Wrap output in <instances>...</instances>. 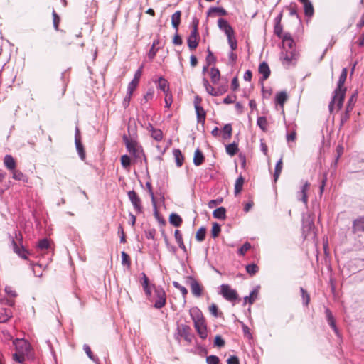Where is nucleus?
I'll list each match as a JSON object with an SVG mask.
<instances>
[{
	"label": "nucleus",
	"instance_id": "4468645a",
	"mask_svg": "<svg viewBox=\"0 0 364 364\" xmlns=\"http://www.w3.org/2000/svg\"><path fill=\"white\" fill-rule=\"evenodd\" d=\"M190 316L193 323L205 320L201 311L198 307H193L190 309Z\"/></svg>",
	"mask_w": 364,
	"mask_h": 364
},
{
	"label": "nucleus",
	"instance_id": "3c124183",
	"mask_svg": "<svg viewBox=\"0 0 364 364\" xmlns=\"http://www.w3.org/2000/svg\"><path fill=\"white\" fill-rule=\"evenodd\" d=\"M300 291L301 293V296L303 299V304L305 306H307L310 301L309 294L307 293V291L303 287L300 288Z\"/></svg>",
	"mask_w": 364,
	"mask_h": 364
},
{
	"label": "nucleus",
	"instance_id": "dca6fc26",
	"mask_svg": "<svg viewBox=\"0 0 364 364\" xmlns=\"http://www.w3.org/2000/svg\"><path fill=\"white\" fill-rule=\"evenodd\" d=\"M348 70L346 68H343L342 72L339 76V79L337 84V87L335 90H340L346 92V88L344 87V83L346 82L347 77Z\"/></svg>",
	"mask_w": 364,
	"mask_h": 364
},
{
	"label": "nucleus",
	"instance_id": "bb28decb",
	"mask_svg": "<svg viewBox=\"0 0 364 364\" xmlns=\"http://www.w3.org/2000/svg\"><path fill=\"white\" fill-rule=\"evenodd\" d=\"M326 319L328 323V324L331 326V327L333 329L336 333H338V329L336 326L335 321L333 318V316L332 315V313L328 309H326Z\"/></svg>",
	"mask_w": 364,
	"mask_h": 364
},
{
	"label": "nucleus",
	"instance_id": "680f3d73",
	"mask_svg": "<svg viewBox=\"0 0 364 364\" xmlns=\"http://www.w3.org/2000/svg\"><path fill=\"white\" fill-rule=\"evenodd\" d=\"M207 364H220L219 358L216 355H209L206 358Z\"/></svg>",
	"mask_w": 364,
	"mask_h": 364
},
{
	"label": "nucleus",
	"instance_id": "7c9ffc66",
	"mask_svg": "<svg viewBox=\"0 0 364 364\" xmlns=\"http://www.w3.org/2000/svg\"><path fill=\"white\" fill-rule=\"evenodd\" d=\"M169 222L175 227H179L182 223L181 218L176 213H171L169 217Z\"/></svg>",
	"mask_w": 364,
	"mask_h": 364
},
{
	"label": "nucleus",
	"instance_id": "c9c22d12",
	"mask_svg": "<svg viewBox=\"0 0 364 364\" xmlns=\"http://www.w3.org/2000/svg\"><path fill=\"white\" fill-rule=\"evenodd\" d=\"M276 102L279 104L282 107L284 106V102L287 100V95L286 92H280L276 95L275 97Z\"/></svg>",
	"mask_w": 364,
	"mask_h": 364
},
{
	"label": "nucleus",
	"instance_id": "e433bc0d",
	"mask_svg": "<svg viewBox=\"0 0 364 364\" xmlns=\"http://www.w3.org/2000/svg\"><path fill=\"white\" fill-rule=\"evenodd\" d=\"M151 136L156 141H160L163 139V133L162 131L159 129H156L154 127H151Z\"/></svg>",
	"mask_w": 364,
	"mask_h": 364
},
{
	"label": "nucleus",
	"instance_id": "0eeeda50",
	"mask_svg": "<svg viewBox=\"0 0 364 364\" xmlns=\"http://www.w3.org/2000/svg\"><path fill=\"white\" fill-rule=\"evenodd\" d=\"M154 296L156 298V301L154 302V306L156 309H161L164 307L166 302V295L161 287H154Z\"/></svg>",
	"mask_w": 364,
	"mask_h": 364
},
{
	"label": "nucleus",
	"instance_id": "1a4fd4ad",
	"mask_svg": "<svg viewBox=\"0 0 364 364\" xmlns=\"http://www.w3.org/2000/svg\"><path fill=\"white\" fill-rule=\"evenodd\" d=\"M128 198L132 203L134 210L137 213H141L143 211V206L141 204V200L137 195V193L134 191H129L127 193Z\"/></svg>",
	"mask_w": 364,
	"mask_h": 364
},
{
	"label": "nucleus",
	"instance_id": "aec40b11",
	"mask_svg": "<svg viewBox=\"0 0 364 364\" xmlns=\"http://www.w3.org/2000/svg\"><path fill=\"white\" fill-rule=\"evenodd\" d=\"M227 15V11L222 7H210L208 11V16H225Z\"/></svg>",
	"mask_w": 364,
	"mask_h": 364
},
{
	"label": "nucleus",
	"instance_id": "20e7f679",
	"mask_svg": "<svg viewBox=\"0 0 364 364\" xmlns=\"http://www.w3.org/2000/svg\"><path fill=\"white\" fill-rule=\"evenodd\" d=\"M16 238L20 242V245H18L17 241H16L13 237L11 239V246L14 252L17 254L20 257H21L23 259H27V255L28 254V252L27 250L22 245V235L18 232L16 233Z\"/></svg>",
	"mask_w": 364,
	"mask_h": 364
},
{
	"label": "nucleus",
	"instance_id": "bf43d9fd",
	"mask_svg": "<svg viewBox=\"0 0 364 364\" xmlns=\"http://www.w3.org/2000/svg\"><path fill=\"white\" fill-rule=\"evenodd\" d=\"M25 358L26 356L21 355V354H19L16 352H15L14 354H13V359L14 361L18 363H21V364H23L25 362Z\"/></svg>",
	"mask_w": 364,
	"mask_h": 364
},
{
	"label": "nucleus",
	"instance_id": "774afa93",
	"mask_svg": "<svg viewBox=\"0 0 364 364\" xmlns=\"http://www.w3.org/2000/svg\"><path fill=\"white\" fill-rule=\"evenodd\" d=\"M227 364H240L239 359L235 355H231L228 358Z\"/></svg>",
	"mask_w": 364,
	"mask_h": 364
},
{
	"label": "nucleus",
	"instance_id": "393cba45",
	"mask_svg": "<svg viewBox=\"0 0 364 364\" xmlns=\"http://www.w3.org/2000/svg\"><path fill=\"white\" fill-rule=\"evenodd\" d=\"M213 215L215 218L225 220L226 218V210L224 207L218 208L213 211Z\"/></svg>",
	"mask_w": 364,
	"mask_h": 364
},
{
	"label": "nucleus",
	"instance_id": "2eb2a0df",
	"mask_svg": "<svg viewBox=\"0 0 364 364\" xmlns=\"http://www.w3.org/2000/svg\"><path fill=\"white\" fill-rule=\"evenodd\" d=\"M190 287L192 294L195 296L200 297L202 295V287L195 279H191Z\"/></svg>",
	"mask_w": 364,
	"mask_h": 364
},
{
	"label": "nucleus",
	"instance_id": "cd10ccee",
	"mask_svg": "<svg viewBox=\"0 0 364 364\" xmlns=\"http://www.w3.org/2000/svg\"><path fill=\"white\" fill-rule=\"evenodd\" d=\"M304 6V14L306 16H312L314 12L312 3L308 0L302 4Z\"/></svg>",
	"mask_w": 364,
	"mask_h": 364
},
{
	"label": "nucleus",
	"instance_id": "f03ea898",
	"mask_svg": "<svg viewBox=\"0 0 364 364\" xmlns=\"http://www.w3.org/2000/svg\"><path fill=\"white\" fill-rule=\"evenodd\" d=\"M218 28L225 33L227 36L228 44L232 50L237 48V40L235 36V31L230 23L224 18H219L218 21Z\"/></svg>",
	"mask_w": 364,
	"mask_h": 364
},
{
	"label": "nucleus",
	"instance_id": "ddd939ff",
	"mask_svg": "<svg viewBox=\"0 0 364 364\" xmlns=\"http://www.w3.org/2000/svg\"><path fill=\"white\" fill-rule=\"evenodd\" d=\"M178 333L187 341H191V328L188 325L182 324L178 327Z\"/></svg>",
	"mask_w": 364,
	"mask_h": 364
},
{
	"label": "nucleus",
	"instance_id": "13d9d810",
	"mask_svg": "<svg viewBox=\"0 0 364 364\" xmlns=\"http://www.w3.org/2000/svg\"><path fill=\"white\" fill-rule=\"evenodd\" d=\"M122 264L127 267H130L129 256L125 252H122Z\"/></svg>",
	"mask_w": 364,
	"mask_h": 364
},
{
	"label": "nucleus",
	"instance_id": "f8f14e48",
	"mask_svg": "<svg viewBox=\"0 0 364 364\" xmlns=\"http://www.w3.org/2000/svg\"><path fill=\"white\" fill-rule=\"evenodd\" d=\"M309 188V183L306 181L302 186L301 190L297 193V198L301 200L305 205L308 203L307 191Z\"/></svg>",
	"mask_w": 364,
	"mask_h": 364
},
{
	"label": "nucleus",
	"instance_id": "423d86ee",
	"mask_svg": "<svg viewBox=\"0 0 364 364\" xmlns=\"http://www.w3.org/2000/svg\"><path fill=\"white\" fill-rule=\"evenodd\" d=\"M220 294L229 301H235L238 298L236 290L232 289L228 284H224L220 286Z\"/></svg>",
	"mask_w": 364,
	"mask_h": 364
},
{
	"label": "nucleus",
	"instance_id": "ea45409f",
	"mask_svg": "<svg viewBox=\"0 0 364 364\" xmlns=\"http://www.w3.org/2000/svg\"><path fill=\"white\" fill-rule=\"evenodd\" d=\"M11 312L6 309H2L0 311V323H5L11 318Z\"/></svg>",
	"mask_w": 364,
	"mask_h": 364
},
{
	"label": "nucleus",
	"instance_id": "2f4dec72",
	"mask_svg": "<svg viewBox=\"0 0 364 364\" xmlns=\"http://www.w3.org/2000/svg\"><path fill=\"white\" fill-rule=\"evenodd\" d=\"M232 128L230 124H227L223 127L222 136L223 139H229L232 136Z\"/></svg>",
	"mask_w": 364,
	"mask_h": 364
},
{
	"label": "nucleus",
	"instance_id": "f3484780",
	"mask_svg": "<svg viewBox=\"0 0 364 364\" xmlns=\"http://www.w3.org/2000/svg\"><path fill=\"white\" fill-rule=\"evenodd\" d=\"M352 231L353 233L364 232V216L358 218L353 221Z\"/></svg>",
	"mask_w": 364,
	"mask_h": 364
},
{
	"label": "nucleus",
	"instance_id": "09e8293b",
	"mask_svg": "<svg viewBox=\"0 0 364 364\" xmlns=\"http://www.w3.org/2000/svg\"><path fill=\"white\" fill-rule=\"evenodd\" d=\"M220 231H221V228H220V225L218 224L217 223H214L213 224L212 230H211L212 237L213 238L218 237L219 233L220 232Z\"/></svg>",
	"mask_w": 364,
	"mask_h": 364
},
{
	"label": "nucleus",
	"instance_id": "5fc2aeb1",
	"mask_svg": "<svg viewBox=\"0 0 364 364\" xmlns=\"http://www.w3.org/2000/svg\"><path fill=\"white\" fill-rule=\"evenodd\" d=\"M139 84V82L134 80H132L128 85V87H127V92L129 95H132L133 94V92L134 90H135V88L136 87V86L138 85Z\"/></svg>",
	"mask_w": 364,
	"mask_h": 364
},
{
	"label": "nucleus",
	"instance_id": "4c0bfd02",
	"mask_svg": "<svg viewBox=\"0 0 364 364\" xmlns=\"http://www.w3.org/2000/svg\"><path fill=\"white\" fill-rule=\"evenodd\" d=\"M244 178L242 176H240L235 183V193L238 194L241 192L244 184Z\"/></svg>",
	"mask_w": 364,
	"mask_h": 364
},
{
	"label": "nucleus",
	"instance_id": "a18cd8bd",
	"mask_svg": "<svg viewBox=\"0 0 364 364\" xmlns=\"http://www.w3.org/2000/svg\"><path fill=\"white\" fill-rule=\"evenodd\" d=\"M257 124L259 127V128L263 130L266 131L267 128V120L265 117H259L257 118Z\"/></svg>",
	"mask_w": 364,
	"mask_h": 364
},
{
	"label": "nucleus",
	"instance_id": "de8ad7c7",
	"mask_svg": "<svg viewBox=\"0 0 364 364\" xmlns=\"http://www.w3.org/2000/svg\"><path fill=\"white\" fill-rule=\"evenodd\" d=\"M82 18H85V23H88L90 22V17L91 15V11L89 9L87 5H86V8H84L82 11Z\"/></svg>",
	"mask_w": 364,
	"mask_h": 364
},
{
	"label": "nucleus",
	"instance_id": "412c9836",
	"mask_svg": "<svg viewBox=\"0 0 364 364\" xmlns=\"http://www.w3.org/2000/svg\"><path fill=\"white\" fill-rule=\"evenodd\" d=\"M203 83L207 92L212 96H218L222 94L220 90H216L213 86H211L206 78L203 79Z\"/></svg>",
	"mask_w": 364,
	"mask_h": 364
},
{
	"label": "nucleus",
	"instance_id": "72a5a7b5",
	"mask_svg": "<svg viewBox=\"0 0 364 364\" xmlns=\"http://www.w3.org/2000/svg\"><path fill=\"white\" fill-rule=\"evenodd\" d=\"M257 294L258 290L257 289H253L248 296H245V304L247 302H248L250 304H253L257 296Z\"/></svg>",
	"mask_w": 364,
	"mask_h": 364
},
{
	"label": "nucleus",
	"instance_id": "6e6552de",
	"mask_svg": "<svg viewBox=\"0 0 364 364\" xmlns=\"http://www.w3.org/2000/svg\"><path fill=\"white\" fill-rule=\"evenodd\" d=\"M16 347V352L24 356H28L31 351L30 343L24 339H16L14 341Z\"/></svg>",
	"mask_w": 364,
	"mask_h": 364
},
{
	"label": "nucleus",
	"instance_id": "a19ab883",
	"mask_svg": "<svg viewBox=\"0 0 364 364\" xmlns=\"http://www.w3.org/2000/svg\"><path fill=\"white\" fill-rule=\"evenodd\" d=\"M196 112L197 114L198 121L200 122L201 121L204 122L205 118V112L201 106H196L195 107Z\"/></svg>",
	"mask_w": 364,
	"mask_h": 364
},
{
	"label": "nucleus",
	"instance_id": "39448f33",
	"mask_svg": "<svg viewBox=\"0 0 364 364\" xmlns=\"http://www.w3.org/2000/svg\"><path fill=\"white\" fill-rule=\"evenodd\" d=\"M123 139L125 141L127 149L130 154H133L136 158H141L143 156L146 160L144 154L143 153L141 147H139L134 141H129L126 136H124Z\"/></svg>",
	"mask_w": 364,
	"mask_h": 364
},
{
	"label": "nucleus",
	"instance_id": "69168bd1",
	"mask_svg": "<svg viewBox=\"0 0 364 364\" xmlns=\"http://www.w3.org/2000/svg\"><path fill=\"white\" fill-rule=\"evenodd\" d=\"M209 311L210 313L214 316V317H218V308L216 304H212L210 306H209Z\"/></svg>",
	"mask_w": 364,
	"mask_h": 364
},
{
	"label": "nucleus",
	"instance_id": "37998d69",
	"mask_svg": "<svg viewBox=\"0 0 364 364\" xmlns=\"http://www.w3.org/2000/svg\"><path fill=\"white\" fill-rule=\"evenodd\" d=\"M356 99H357V93H354L351 95V97L349 98L348 101V104H347V106H346V112H350L353 108V106L356 102Z\"/></svg>",
	"mask_w": 364,
	"mask_h": 364
},
{
	"label": "nucleus",
	"instance_id": "9d476101",
	"mask_svg": "<svg viewBox=\"0 0 364 364\" xmlns=\"http://www.w3.org/2000/svg\"><path fill=\"white\" fill-rule=\"evenodd\" d=\"M198 22L194 24L192 31L187 39V44L191 50L196 49L198 45Z\"/></svg>",
	"mask_w": 364,
	"mask_h": 364
},
{
	"label": "nucleus",
	"instance_id": "603ef678",
	"mask_svg": "<svg viewBox=\"0 0 364 364\" xmlns=\"http://www.w3.org/2000/svg\"><path fill=\"white\" fill-rule=\"evenodd\" d=\"M173 285L175 288L178 289L181 291L183 297L187 295L188 291L185 287L181 285L178 282L176 281L173 282Z\"/></svg>",
	"mask_w": 364,
	"mask_h": 364
},
{
	"label": "nucleus",
	"instance_id": "7ed1b4c3",
	"mask_svg": "<svg viewBox=\"0 0 364 364\" xmlns=\"http://www.w3.org/2000/svg\"><path fill=\"white\" fill-rule=\"evenodd\" d=\"M346 92L335 90L333 98L329 103L328 109L331 113H333L334 110L339 111L343 104Z\"/></svg>",
	"mask_w": 364,
	"mask_h": 364
},
{
	"label": "nucleus",
	"instance_id": "864d4df0",
	"mask_svg": "<svg viewBox=\"0 0 364 364\" xmlns=\"http://www.w3.org/2000/svg\"><path fill=\"white\" fill-rule=\"evenodd\" d=\"M259 270V267L255 264H250L246 266V271L251 275L255 274Z\"/></svg>",
	"mask_w": 364,
	"mask_h": 364
},
{
	"label": "nucleus",
	"instance_id": "6e6d98bb",
	"mask_svg": "<svg viewBox=\"0 0 364 364\" xmlns=\"http://www.w3.org/2000/svg\"><path fill=\"white\" fill-rule=\"evenodd\" d=\"M250 248V243L247 242L240 247V249L237 251V253L240 255H244Z\"/></svg>",
	"mask_w": 364,
	"mask_h": 364
},
{
	"label": "nucleus",
	"instance_id": "49530a36",
	"mask_svg": "<svg viewBox=\"0 0 364 364\" xmlns=\"http://www.w3.org/2000/svg\"><path fill=\"white\" fill-rule=\"evenodd\" d=\"M314 227V224L312 220L310 218L303 220V229L304 230L309 231Z\"/></svg>",
	"mask_w": 364,
	"mask_h": 364
},
{
	"label": "nucleus",
	"instance_id": "e2e57ef3",
	"mask_svg": "<svg viewBox=\"0 0 364 364\" xmlns=\"http://www.w3.org/2000/svg\"><path fill=\"white\" fill-rule=\"evenodd\" d=\"M121 164H122V166L124 168L129 167L131 164L129 156H128L127 155H123L121 157Z\"/></svg>",
	"mask_w": 364,
	"mask_h": 364
},
{
	"label": "nucleus",
	"instance_id": "4be33fe9",
	"mask_svg": "<svg viewBox=\"0 0 364 364\" xmlns=\"http://www.w3.org/2000/svg\"><path fill=\"white\" fill-rule=\"evenodd\" d=\"M4 164L9 170H14L16 168V162L11 155H6L4 159Z\"/></svg>",
	"mask_w": 364,
	"mask_h": 364
},
{
	"label": "nucleus",
	"instance_id": "c03bdc74",
	"mask_svg": "<svg viewBox=\"0 0 364 364\" xmlns=\"http://www.w3.org/2000/svg\"><path fill=\"white\" fill-rule=\"evenodd\" d=\"M206 233V229L204 227L200 228L196 235V239L198 242H202L204 240Z\"/></svg>",
	"mask_w": 364,
	"mask_h": 364
},
{
	"label": "nucleus",
	"instance_id": "6ab92c4d",
	"mask_svg": "<svg viewBox=\"0 0 364 364\" xmlns=\"http://www.w3.org/2000/svg\"><path fill=\"white\" fill-rule=\"evenodd\" d=\"M259 72L262 75V80H266L270 75V69L266 62H262L259 64Z\"/></svg>",
	"mask_w": 364,
	"mask_h": 364
},
{
	"label": "nucleus",
	"instance_id": "338daca9",
	"mask_svg": "<svg viewBox=\"0 0 364 364\" xmlns=\"http://www.w3.org/2000/svg\"><path fill=\"white\" fill-rule=\"evenodd\" d=\"M214 344H215V346H217L218 347H223L225 345V341L221 338L220 336H216L215 337Z\"/></svg>",
	"mask_w": 364,
	"mask_h": 364
},
{
	"label": "nucleus",
	"instance_id": "0e129e2a",
	"mask_svg": "<svg viewBox=\"0 0 364 364\" xmlns=\"http://www.w3.org/2000/svg\"><path fill=\"white\" fill-rule=\"evenodd\" d=\"M223 198H217L215 200H211L208 202V208H215L216 205L220 204L222 202H223Z\"/></svg>",
	"mask_w": 364,
	"mask_h": 364
},
{
	"label": "nucleus",
	"instance_id": "a878e982",
	"mask_svg": "<svg viewBox=\"0 0 364 364\" xmlns=\"http://www.w3.org/2000/svg\"><path fill=\"white\" fill-rule=\"evenodd\" d=\"M75 144L76 149L79 154L80 158L82 161H84L85 159V153L83 145L80 141V139H75Z\"/></svg>",
	"mask_w": 364,
	"mask_h": 364
},
{
	"label": "nucleus",
	"instance_id": "5701e85b",
	"mask_svg": "<svg viewBox=\"0 0 364 364\" xmlns=\"http://www.w3.org/2000/svg\"><path fill=\"white\" fill-rule=\"evenodd\" d=\"M181 12L180 11H176L171 16V24L176 31H178V26L181 23Z\"/></svg>",
	"mask_w": 364,
	"mask_h": 364
},
{
	"label": "nucleus",
	"instance_id": "79ce46f5",
	"mask_svg": "<svg viewBox=\"0 0 364 364\" xmlns=\"http://www.w3.org/2000/svg\"><path fill=\"white\" fill-rule=\"evenodd\" d=\"M146 187L147 188V191H148V193H149V195L151 198V203H152V205L154 208L156 207V199H155V196H154V193L153 192V190H152V186H151V182L149 181H147L146 183Z\"/></svg>",
	"mask_w": 364,
	"mask_h": 364
},
{
	"label": "nucleus",
	"instance_id": "473e14b6",
	"mask_svg": "<svg viewBox=\"0 0 364 364\" xmlns=\"http://www.w3.org/2000/svg\"><path fill=\"white\" fill-rule=\"evenodd\" d=\"M210 75L213 83L216 84L220 80V74L218 68H212L210 69Z\"/></svg>",
	"mask_w": 364,
	"mask_h": 364
},
{
	"label": "nucleus",
	"instance_id": "f257e3e1",
	"mask_svg": "<svg viewBox=\"0 0 364 364\" xmlns=\"http://www.w3.org/2000/svg\"><path fill=\"white\" fill-rule=\"evenodd\" d=\"M282 47L281 58L282 63L286 67L294 64L297 58V53L295 48V42L289 33H286L282 36Z\"/></svg>",
	"mask_w": 364,
	"mask_h": 364
},
{
	"label": "nucleus",
	"instance_id": "b1692460",
	"mask_svg": "<svg viewBox=\"0 0 364 364\" xmlns=\"http://www.w3.org/2000/svg\"><path fill=\"white\" fill-rule=\"evenodd\" d=\"M204 161V156L199 149H197L194 153L193 164L198 166L203 164Z\"/></svg>",
	"mask_w": 364,
	"mask_h": 364
},
{
	"label": "nucleus",
	"instance_id": "c756f323",
	"mask_svg": "<svg viewBox=\"0 0 364 364\" xmlns=\"http://www.w3.org/2000/svg\"><path fill=\"white\" fill-rule=\"evenodd\" d=\"M12 171V178L15 180H17V181H22L23 182H27L28 181V177L26 176H25L21 171L19 170H16V169H14V170H11Z\"/></svg>",
	"mask_w": 364,
	"mask_h": 364
},
{
	"label": "nucleus",
	"instance_id": "a211bd4d",
	"mask_svg": "<svg viewBox=\"0 0 364 364\" xmlns=\"http://www.w3.org/2000/svg\"><path fill=\"white\" fill-rule=\"evenodd\" d=\"M157 87L161 90L164 95L170 92L169 84L168 81L163 77H160L157 81Z\"/></svg>",
	"mask_w": 364,
	"mask_h": 364
},
{
	"label": "nucleus",
	"instance_id": "c85d7f7f",
	"mask_svg": "<svg viewBox=\"0 0 364 364\" xmlns=\"http://www.w3.org/2000/svg\"><path fill=\"white\" fill-rule=\"evenodd\" d=\"M173 156L175 159L176 166L178 167H181L183 165V156L181 151L179 149H174L173 151Z\"/></svg>",
	"mask_w": 364,
	"mask_h": 364
},
{
	"label": "nucleus",
	"instance_id": "4d7b16f0",
	"mask_svg": "<svg viewBox=\"0 0 364 364\" xmlns=\"http://www.w3.org/2000/svg\"><path fill=\"white\" fill-rule=\"evenodd\" d=\"M49 246V240L47 238L42 239L38 242V247L41 250H47Z\"/></svg>",
	"mask_w": 364,
	"mask_h": 364
},
{
	"label": "nucleus",
	"instance_id": "8fccbe9b",
	"mask_svg": "<svg viewBox=\"0 0 364 364\" xmlns=\"http://www.w3.org/2000/svg\"><path fill=\"white\" fill-rule=\"evenodd\" d=\"M52 16H53V27L56 31H58V26H59L60 18L54 9H53V11H52Z\"/></svg>",
	"mask_w": 364,
	"mask_h": 364
},
{
	"label": "nucleus",
	"instance_id": "052dcab7",
	"mask_svg": "<svg viewBox=\"0 0 364 364\" xmlns=\"http://www.w3.org/2000/svg\"><path fill=\"white\" fill-rule=\"evenodd\" d=\"M274 32L275 35H277L280 38H282V36H283L282 26L281 25V23L279 22L276 23V24L274 26Z\"/></svg>",
	"mask_w": 364,
	"mask_h": 364
},
{
	"label": "nucleus",
	"instance_id": "9b49d317",
	"mask_svg": "<svg viewBox=\"0 0 364 364\" xmlns=\"http://www.w3.org/2000/svg\"><path fill=\"white\" fill-rule=\"evenodd\" d=\"M193 324L194 328L200 338L202 339H205L208 337V330L205 321L203 320L201 321L196 322L193 323Z\"/></svg>",
	"mask_w": 364,
	"mask_h": 364
},
{
	"label": "nucleus",
	"instance_id": "58836bf2",
	"mask_svg": "<svg viewBox=\"0 0 364 364\" xmlns=\"http://www.w3.org/2000/svg\"><path fill=\"white\" fill-rule=\"evenodd\" d=\"M225 149H226V152L230 156H232L235 155L238 151L237 144L235 142L230 144L228 146H226Z\"/></svg>",
	"mask_w": 364,
	"mask_h": 364
},
{
	"label": "nucleus",
	"instance_id": "f704fd0d",
	"mask_svg": "<svg viewBox=\"0 0 364 364\" xmlns=\"http://www.w3.org/2000/svg\"><path fill=\"white\" fill-rule=\"evenodd\" d=\"M282 170V157L277 162L274 173V180L277 181Z\"/></svg>",
	"mask_w": 364,
	"mask_h": 364
}]
</instances>
